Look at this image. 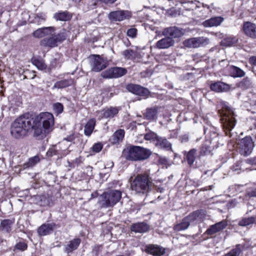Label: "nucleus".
Instances as JSON below:
<instances>
[{
  "instance_id": "1",
  "label": "nucleus",
  "mask_w": 256,
  "mask_h": 256,
  "mask_svg": "<svg viewBox=\"0 0 256 256\" xmlns=\"http://www.w3.org/2000/svg\"><path fill=\"white\" fill-rule=\"evenodd\" d=\"M32 116L25 114L18 118L12 124L10 133L16 138H20L26 136L28 131L34 129Z\"/></svg>"
},
{
  "instance_id": "2",
  "label": "nucleus",
  "mask_w": 256,
  "mask_h": 256,
  "mask_svg": "<svg viewBox=\"0 0 256 256\" xmlns=\"http://www.w3.org/2000/svg\"><path fill=\"white\" fill-rule=\"evenodd\" d=\"M32 122L34 134L36 136L49 133L54 129V117L50 112H40L34 118H32Z\"/></svg>"
},
{
  "instance_id": "3",
  "label": "nucleus",
  "mask_w": 256,
  "mask_h": 256,
  "mask_svg": "<svg viewBox=\"0 0 256 256\" xmlns=\"http://www.w3.org/2000/svg\"><path fill=\"white\" fill-rule=\"evenodd\" d=\"M218 111L220 115L222 124L226 135L230 134V131L235 126L236 120L232 110L224 101H220Z\"/></svg>"
},
{
  "instance_id": "4",
  "label": "nucleus",
  "mask_w": 256,
  "mask_h": 256,
  "mask_svg": "<svg viewBox=\"0 0 256 256\" xmlns=\"http://www.w3.org/2000/svg\"><path fill=\"white\" fill-rule=\"evenodd\" d=\"M132 190L139 194L145 195L150 190L152 182L147 174H138L131 183Z\"/></svg>"
},
{
  "instance_id": "5",
  "label": "nucleus",
  "mask_w": 256,
  "mask_h": 256,
  "mask_svg": "<svg viewBox=\"0 0 256 256\" xmlns=\"http://www.w3.org/2000/svg\"><path fill=\"white\" fill-rule=\"evenodd\" d=\"M124 153L127 160L135 161L147 159L151 154L148 149L134 146H128Z\"/></svg>"
},
{
  "instance_id": "6",
  "label": "nucleus",
  "mask_w": 256,
  "mask_h": 256,
  "mask_svg": "<svg viewBox=\"0 0 256 256\" xmlns=\"http://www.w3.org/2000/svg\"><path fill=\"white\" fill-rule=\"evenodd\" d=\"M122 198V192L118 190H112L100 196V204L102 208L112 207L118 203Z\"/></svg>"
},
{
  "instance_id": "7",
  "label": "nucleus",
  "mask_w": 256,
  "mask_h": 256,
  "mask_svg": "<svg viewBox=\"0 0 256 256\" xmlns=\"http://www.w3.org/2000/svg\"><path fill=\"white\" fill-rule=\"evenodd\" d=\"M126 73V68L116 66L106 70L101 74V76L105 78H116L122 76Z\"/></svg>"
},
{
  "instance_id": "8",
  "label": "nucleus",
  "mask_w": 256,
  "mask_h": 256,
  "mask_svg": "<svg viewBox=\"0 0 256 256\" xmlns=\"http://www.w3.org/2000/svg\"><path fill=\"white\" fill-rule=\"evenodd\" d=\"M240 152L241 154L247 156L250 155L253 150L254 144L250 136H246L238 143Z\"/></svg>"
},
{
  "instance_id": "9",
  "label": "nucleus",
  "mask_w": 256,
  "mask_h": 256,
  "mask_svg": "<svg viewBox=\"0 0 256 256\" xmlns=\"http://www.w3.org/2000/svg\"><path fill=\"white\" fill-rule=\"evenodd\" d=\"M209 43V39L207 38L202 36L193 38L185 40L184 44L188 48H196L207 45Z\"/></svg>"
},
{
  "instance_id": "10",
  "label": "nucleus",
  "mask_w": 256,
  "mask_h": 256,
  "mask_svg": "<svg viewBox=\"0 0 256 256\" xmlns=\"http://www.w3.org/2000/svg\"><path fill=\"white\" fill-rule=\"evenodd\" d=\"M120 110L117 106H110L104 108L102 110L98 111L97 116L99 119L112 118L116 116Z\"/></svg>"
},
{
  "instance_id": "11",
  "label": "nucleus",
  "mask_w": 256,
  "mask_h": 256,
  "mask_svg": "<svg viewBox=\"0 0 256 256\" xmlns=\"http://www.w3.org/2000/svg\"><path fill=\"white\" fill-rule=\"evenodd\" d=\"M91 66L92 70L100 72L106 67L108 61L99 55H94L92 58Z\"/></svg>"
},
{
  "instance_id": "12",
  "label": "nucleus",
  "mask_w": 256,
  "mask_h": 256,
  "mask_svg": "<svg viewBox=\"0 0 256 256\" xmlns=\"http://www.w3.org/2000/svg\"><path fill=\"white\" fill-rule=\"evenodd\" d=\"M131 13L128 10H119L110 12L108 16L109 20L114 22H120L129 19Z\"/></svg>"
},
{
  "instance_id": "13",
  "label": "nucleus",
  "mask_w": 256,
  "mask_h": 256,
  "mask_svg": "<svg viewBox=\"0 0 256 256\" xmlns=\"http://www.w3.org/2000/svg\"><path fill=\"white\" fill-rule=\"evenodd\" d=\"M126 89L130 92L142 96L144 98H146L150 94V92L147 88L137 84H129L126 86Z\"/></svg>"
},
{
  "instance_id": "14",
  "label": "nucleus",
  "mask_w": 256,
  "mask_h": 256,
  "mask_svg": "<svg viewBox=\"0 0 256 256\" xmlns=\"http://www.w3.org/2000/svg\"><path fill=\"white\" fill-rule=\"evenodd\" d=\"M163 36L173 38H177L182 36L184 32L182 29L176 26H171L166 28L162 31Z\"/></svg>"
},
{
  "instance_id": "15",
  "label": "nucleus",
  "mask_w": 256,
  "mask_h": 256,
  "mask_svg": "<svg viewBox=\"0 0 256 256\" xmlns=\"http://www.w3.org/2000/svg\"><path fill=\"white\" fill-rule=\"evenodd\" d=\"M205 216L204 212L200 210L191 213L188 216H186V218H188L187 220L189 221L190 224H194L201 222L204 218Z\"/></svg>"
},
{
  "instance_id": "16",
  "label": "nucleus",
  "mask_w": 256,
  "mask_h": 256,
  "mask_svg": "<svg viewBox=\"0 0 256 256\" xmlns=\"http://www.w3.org/2000/svg\"><path fill=\"white\" fill-rule=\"evenodd\" d=\"M55 30L56 28L53 26L43 27L34 31L32 36L36 38H42L52 34Z\"/></svg>"
},
{
  "instance_id": "17",
  "label": "nucleus",
  "mask_w": 256,
  "mask_h": 256,
  "mask_svg": "<svg viewBox=\"0 0 256 256\" xmlns=\"http://www.w3.org/2000/svg\"><path fill=\"white\" fill-rule=\"evenodd\" d=\"M243 30L246 35L252 38H256V25L250 22L243 24Z\"/></svg>"
},
{
  "instance_id": "18",
  "label": "nucleus",
  "mask_w": 256,
  "mask_h": 256,
  "mask_svg": "<svg viewBox=\"0 0 256 256\" xmlns=\"http://www.w3.org/2000/svg\"><path fill=\"white\" fill-rule=\"evenodd\" d=\"M226 220H223L211 226L206 231L208 235H212L224 230L227 226Z\"/></svg>"
},
{
  "instance_id": "19",
  "label": "nucleus",
  "mask_w": 256,
  "mask_h": 256,
  "mask_svg": "<svg viewBox=\"0 0 256 256\" xmlns=\"http://www.w3.org/2000/svg\"><path fill=\"white\" fill-rule=\"evenodd\" d=\"M146 251L154 256H160L165 253V249L164 248L155 244H150L146 246Z\"/></svg>"
},
{
  "instance_id": "20",
  "label": "nucleus",
  "mask_w": 256,
  "mask_h": 256,
  "mask_svg": "<svg viewBox=\"0 0 256 256\" xmlns=\"http://www.w3.org/2000/svg\"><path fill=\"white\" fill-rule=\"evenodd\" d=\"M224 20V18L222 16H214L202 22V26L205 28L218 26Z\"/></svg>"
},
{
  "instance_id": "21",
  "label": "nucleus",
  "mask_w": 256,
  "mask_h": 256,
  "mask_svg": "<svg viewBox=\"0 0 256 256\" xmlns=\"http://www.w3.org/2000/svg\"><path fill=\"white\" fill-rule=\"evenodd\" d=\"M212 90L216 92H224L228 90L230 86L228 84L222 82H217L212 83L210 86Z\"/></svg>"
},
{
  "instance_id": "22",
  "label": "nucleus",
  "mask_w": 256,
  "mask_h": 256,
  "mask_svg": "<svg viewBox=\"0 0 256 256\" xmlns=\"http://www.w3.org/2000/svg\"><path fill=\"white\" fill-rule=\"evenodd\" d=\"M174 44V40L170 37L166 36L158 42L156 44V46L160 49L168 48L172 46Z\"/></svg>"
},
{
  "instance_id": "23",
  "label": "nucleus",
  "mask_w": 256,
  "mask_h": 256,
  "mask_svg": "<svg viewBox=\"0 0 256 256\" xmlns=\"http://www.w3.org/2000/svg\"><path fill=\"white\" fill-rule=\"evenodd\" d=\"M54 223L44 224L38 228V232L40 236H46L52 233L55 227Z\"/></svg>"
},
{
  "instance_id": "24",
  "label": "nucleus",
  "mask_w": 256,
  "mask_h": 256,
  "mask_svg": "<svg viewBox=\"0 0 256 256\" xmlns=\"http://www.w3.org/2000/svg\"><path fill=\"white\" fill-rule=\"evenodd\" d=\"M229 74L234 78H240L244 76L245 72L240 68L234 66H229L226 67Z\"/></svg>"
},
{
  "instance_id": "25",
  "label": "nucleus",
  "mask_w": 256,
  "mask_h": 256,
  "mask_svg": "<svg viewBox=\"0 0 256 256\" xmlns=\"http://www.w3.org/2000/svg\"><path fill=\"white\" fill-rule=\"evenodd\" d=\"M80 243V238H74L65 245L64 251L68 254L72 252L78 248Z\"/></svg>"
},
{
  "instance_id": "26",
  "label": "nucleus",
  "mask_w": 256,
  "mask_h": 256,
  "mask_svg": "<svg viewBox=\"0 0 256 256\" xmlns=\"http://www.w3.org/2000/svg\"><path fill=\"white\" fill-rule=\"evenodd\" d=\"M56 146H58L60 147V149L58 150L60 153V158L66 156L70 152V150H69L70 144H68L66 140L62 141L56 144Z\"/></svg>"
},
{
  "instance_id": "27",
  "label": "nucleus",
  "mask_w": 256,
  "mask_h": 256,
  "mask_svg": "<svg viewBox=\"0 0 256 256\" xmlns=\"http://www.w3.org/2000/svg\"><path fill=\"white\" fill-rule=\"evenodd\" d=\"M148 226L144 222H138L133 224L131 226V230L135 232L143 233L148 231Z\"/></svg>"
},
{
  "instance_id": "28",
  "label": "nucleus",
  "mask_w": 256,
  "mask_h": 256,
  "mask_svg": "<svg viewBox=\"0 0 256 256\" xmlns=\"http://www.w3.org/2000/svg\"><path fill=\"white\" fill-rule=\"evenodd\" d=\"M40 45L44 47L54 48L58 46L56 38L54 36L50 37L44 38L40 42Z\"/></svg>"
},
{
  "instance_id": "29",
  "label": "nucleus",
  "mask_w": 256,
  "mask_h": 256,
  "mask_svg": "<svg viewBox=\"0 0 256 256\" xmlns=\"http://www.w3.org/2000/svg\"><path fill=\"white\" fill-rule=\"evenodd\" d=\"M74 82V80L72 78H70L68 79L62 80L60 81L56 82L52 89L54 88H64L66 87H68L71 85H72Z\"/></svg>"
},
{
  "instance_id": "30",
  "label": "nucleus",
  "mask_w": 256,
  "mask_h": 256,
  "mask_svg": "<svg viewBox=\"0 0 256 256\" xmlns=\"http://www.w3.org/2000/svg\"><path fill=\"white\" fill-rule=\"evenodd\" d=\"M124 131L123 130H116L110 138V142L112 144H118L124 138Z\"/></svg>"
},
{
  "instance_id": "31",
  "label": "nucleus",
  "mask_w": 256,
  "mask_h": 256,
  "mask_svg": "<svg viewBox=\"0 0 256 256\" xmlns=\"http://www.w3.org/2000/svg\"><path fill=\"white\" fill-rule=\"evenodd\" d=\"M158 112V108L154 107L147 108L144 114L145 118L149 120H154L156 118Z\"/></svg>"
},
{
  "instance_id": "32",
  "label": "nucleus",
  "mask_w": 256,
  "mask_h": 256,
  "mask_svg": "<svg viewBox=\"0 0 256 256\" xmlns=\"http://www.w3.org/2000/svg\"><path fill=\"white\" fill-rule=\"evenodd\" d=\"M238 38L234 36H228L224 38L221 42V44L225 46H231L237 43Z\"/></svg>"
},
{
  "instance_id": "33",
  "label": "nucleus",
  "mask_w": 256,
  "mask_h": 256,
  "mask_svg": "<svg viewBox=\"0 0 256 256\" xmlns=\"http://www.w3.org/2000/svg\"><path fill=\"white\" fill-rule=\"evenodd\" d=\"M96 124V120L94 118L90 120L84 126V133L90 136Z\"/></svg>"
},
{
  "instance_id": "34",
  "label": "nucleus",
  "mask_w": 256,
  "mask_h": 256,
  "mask_svg": "<svg viewBox=\"0 0 256 256\" xmlns=\"http://www.w3.org/2000/svg\"><path fill=\"white\" fill-rule=\"evenodd\" d=\"M156 146L160 148L169 150L171 148V144L166 138L162 137H158L156 140Z\"/></svg>"
},
{
  "instance_id": "35",
  "label": "nucleus",
  "mask_w": 256,
  "mask_h": 256,
  "mask_svg": "<svg viewBox=\"0 0 256 256\" xmlns=\"http://www.w3.org/2000/svg\"><path fill=\"white\" fill-rule=\"evenodd\" d=\"M54 17L56 20L67 21L70 19L72 16L68 12L65 11L56 13Z\"/></svg>"
},
{
  "instance_id": "36",
  "label": "nucleus",
  "mask_w": 256,
  "mask_h": 256,
  "mask_svg": "<svg viewBox=\"0 0 256 256\" xmlns=\"http://www.w3.org/2000/svg\"><path fill=\"white\" fill-rule=\"evenodd\" d=\"M14 222L10 220H4L1 222L0 230L4 232H9L11 230V228Z\"/></svg>"
},
{
  "instance_id": "37",
  "label": "nucleus",
  "mask_w": 256,
  "mask_h": 256,
  "mask_svg": "<svg viewBox=\"0 0 256 256\" xmlns=\"http://www.w3.org/2000/svg\"><path fill=\"white\" fill-rule=\"evenodd\" d=\"M212 138L210 140H206L204 144H203L200 150V154L201 156L208 154L210 153L211 148L212 146H210L212 144Z\"/></svg>"
},
{
  "instance_id": "38",
  "label": "nucleus",
  "mask_w": 256,
  "mask_h": 256,
  "mask_svg": "<svg viewBox=\"0 0 256 256\" xmlns=\"http://www.w3.org/2000/svg\"><path fill=\"white\" fill-rule=\"evenodd\" d=\"M256 220L254 216L244 218L238 221V224L242 226H247L255 223Z\"/></svg>"
},
{
  "instance_id": "39",
  "label": "nucleus",
  "mask_w": 256,
  "mask_h": 256,
  "mask_svg": "<svg viewBox=\"0 0 256 256\" xmlns=\"http://www.w3.org/2000/svg\"><path fill=\"white\" fill-rule=\"evenodd\" d=\"M187 219L186 217L183 218L181 222L174 226V230L176 231H181L187 229L190 225V222Z\"/></svg>"
},
{
  "instance_id": "40",
  "label": "nucleus",
  "mask_w": 256,
  "mask_h": 256,
  "mask_svg": "<svg viewBox=\"0 0 256 256\" xmlns=\"http://www.w3.org/2000/svg\"><path fill=\"white\" fill-rule=\"evenodd\" d=\"M70 35V32L66 30H62L56 35L54 36L56 38V42L58 43L62 42L64 40Z\"/></svg>"
},
{
  "instance_id": "41",
  "label": "nucleus",
  "mask_w": 256,
  "mask_h": 256,
  "mask_svg": "<svg viewBox=\"0 0 256 256\" xmlns=\"http://www.w3.org/2000/svg\"><path fill=\"white\" fill-rule=\"evenodd\" d=\"M196 158V150L193 148L190 150L187 154L186 160L188 164L190 166L192 165Z\"/></svg>"
},
{
  "instance_id": "42",
  "label": "nucleus",
  "mask_w": 256,
  "mask_h": 256,
  "mask_svg": "<svg viewBox=\"0 0 256 256\" xmlns=\"http://www.w3.org/2000/svg\"><path fill=\"white\" fill-rule=\"evenodd\" d=\"M59 149L60 147L58 146H56V144L52 146L46 152L47 156L50 158L54 156H57L58 158H60V153L58 150Z\"/></svg>"
},
{
  "instance_id": "43",
  "label": "nucleus",
  "mask_w": 256,
  "mask_h": 256,
  "mask_svg": "<svg viewBox=\"0 0 256 256\" xmlns=\"http://www.w3.org/2000/svg\"><path fill=\"white\" fill-rule=\"evenodd\" d=\"M40 160V158L39 156H35L30 158H29L28 162L24 164V168H26L30 167H32L38 163Z\"/></svg>"
},
{
  "instance_id": "44",
  "label": "nucleus",
  "mask_w": 256,
  "mask_h": 256,
  "mask_svg": "<svg viewBox=\"0 0 256 256\" xmlns=\"http://www.w3.org/2000/svg\"><path fill=\"white\" fill-rule=\"evenodd\" d=\"M32 63L36 66L37 68L40 70L46 68V65L43 60L38 58H33L32 59Z\"/></svg>"
},
{
  "instance_id": "45",
  "label": "nucleus",
  "mask_w": 256,
  "mask_h": 256,
  "mask_svg": "<svg viewBox=\"0 0 256 256\" xmlns=\"http://www.w3.org/2000/svg\"><path fill=\"white\" fill-rule=\"evenodd\" d=\"M53 110L57 115L61 114L64 110V106L60 102H56L52 105Z\"/></svg>"
},
{
  "instance_id": "46",
  "label": "nucleus",
  "mask_w": 256,
  "mask_h": 256,
  "mask_svg": "<svg viewBox=\"0 0 256 256\" xmlns=\"http://www.w3.org/2000/svg\"><path fill=\"white\" fill-rule=\"evenodd\" d=\"M122 54L125 58L132 60L135 56V52L130 49L126 50L123 51Z\"/></svg>"
},
{
  "instance_id": "47",
  "label": "nucleus",
  "mask_w": 256,
  "mask_h": 256,
  "mask_svg": "<svg viewBox=\"0 0 256 256\" xmlns=\"http://www.w3.org/2000/svg\"><path fill=\"white\" fill-rule=\"evenodd\" d=\"M241 252L239 246H236V248L232 250L229 252L224 256H239Z\"/></svg>"
},
{
  "instance_id": "48",
  "label": "nucleus",
  "mask_w": 256,
  "mask_h": 256,
  "mask_svg": "<svg viewBox=\"0 0 256 256\" xmlns=\"http://www.w3.org/2000/svg\"><path fill=\"white\" fill-rule=\"evenodd\" d=\"M46 18V16L44 14L39 13L34 18V20L38 24H40L42 22H44Z\"/></svg>"
},
{
  "instance_id": "49",
  "label": "nucleus",
  "mask_w": 256,
  "mask_h": 256,
  "mask_svg": "<svg viewBox=\"0 0 256 256\" xmlns=\"http://www.w3.org/2000/svg\"><path fill=\"white\" fill-rule=\"evenodd\" d=\"M158 138L157 134L152 132H150L144 135V138L148 140H156Z\"/></svg>"
},
{
  "instance_id": "50",
  "label": "nucleus",
  "mask_w": 256,
  "mask_h": 256,
  "mask_svg": "<svg viewBox=\"0 0 256 256\" xmlns=\"http://www.w3.org/2000/svg\"><path fill=\"white\" fill-rule=\"evenodd\" d=\"M102 148V144L100 143L95 144L92 148V150L94 152H99Z\"/></svg>"
},
{
  "instance_id": "51",
  "label": "nucleus",
  "mask_w": 256,
  "mask_h": 256,
  "mask_svg": "<svg viewBox=\"0 0 256 256\" xmlns=\"http://www.w3.org/2000/svg\"><path fill=\"white\" fill-rule=\"evenodd\" d=\"M137 34V30L135 28H131L128 30L127 35L129 37L134 38L136 36Z\"/></svg>"
},
{
  "instance_id": "52",
  "label": "nucleus",
  "mask_w": 256,
  "mask_h": 256,
  "mask_svg": "<svg viewBox=\"0 0 256 256\" xmlns=\"http://www.w3.org/2000/svg\"><path fill=\"white\" fill-rule=\"evenodd\" d=\"M16 248L20 250H24L27 248V244L24 242H19L16 245Z\"/></svg>"
},
{
  "instance_id": "53",
  "label": "nucleus",
  "mask_w": 256,
  "mask_h": 256,
  "mask_svg": "<svg viewBox=\"0 0 256 256\" xmlns=\"http://www.w3.org/2000/svg\"><path fill=\"white\" fill-rule=\"evenodd\" d=\"M246 194L250 197H256V188H250L247 190Z\"/></svg>"
},
{
  "instance_id": "54",
  "label": "nucleus",
  "mask_w": 256,
  "mask_h": 256,
  "mask_svg": "<svg viewBox=\"0 0 256 256\" xmlns=\"http://www.w3.org/2000/svg\"><path fill=\"white\" fill-rule=\"evenodd\" d=\"M241 162H238L234 165L232 170V171L236 172L238 174L240 173L241 168Z\"/></svg>"
},
{
  "instance_id": "55",
  "label": "nucleus",
  "mask_w": 256,
  "mask_h": 256,
  "mask_svg": "<svg viewBox=\"0 0 256 256\" xmlns=\"http://www.w3.org/2000/svg\"><path fill=\"white\" fill-rule=\"evenodd\" d=\"M83 159L82 158L81 156H80L78 158H76L74 160V164L78 166L80 164H81L82 162Z\"/></svg>"
},
{
  "instance_id": "56",
  "label": "nucleus",
  "mask_w": 256,
  "mask_h": 256,
  "mask_svg": "<svg viewBox=\"0 0 256 256\" xmlns=\"http://www.w3.org/2000/svg\"><path fill=\"white\" fill-rule=\"evenodd\" d=\"M182 142H186L188 140V137L187 135L182 136L180 138Z\"/></svg>"
},
{
  "instance_id": "57",
  "label": "nucleus",
  "mask_w": 256,
  "mask_h": 256,
  "mask_svg": "<svg viewBox=\"0 0 256 256\" xmlns=\"http://www.w3.org/2000/svg\"><path fill=\"white\" fill-rule=\"evenodd\" d=\"M100 2H104L106 4H114L116 0H99Z\"/></svg>"
},
{
  "instance_id": "58",
  "label": "nucleus",
  "mask_w": 256,
  "mask_h": 256,
  "mask_svg": "<svg viewBox=\"0 0 256 256\" xmlns=\"http://www.w3.org/2000/svg\"><path fill=\"white\" fill-rule=\"evenodd\" d=\"M246 162L248 164H255L256 160H255L252 159V158H248L246 160Z\"/></svg>"
},
{
  "instance_id": "59",
  "label": "nucleus",
  "mask_w": 256,
  "mask_h": 256,
  "mask_svg": "<svg viewBox=\"0 0 256 256\" xmlns=\"http://www.w3.org/2000/svg\"><path fill=\"white\" fill-rule=\"evenodd\" d=\"M74 139L73 136H70L69 137L64 138L63 140H66L68 144H70V142H72Z\"/></svg>"
},
{
  "instance_id": "60",
  "label": "nucleus",
  "mask_w": 256,
  "mask_h": 256,
  "mask_svg": "<svg viewBox=\"0 0 256 256\" xmlns=\"http://www.w3.org/2000/svg\"><path fill=\"white\" fill-rule=\"evenodd\" d=\"M250 61L253 64L256 66V56L250 58Z\"/></svg>"
},
{
  "instance_id": "61",
  "label": "nucleus",
  "mask_w": 256,
  "mask_h": 256,
  "mask_svg": "<svg viewBox=\"0 0 256 256\" xmlns=\"http://www.w3.org/2000/svg\"><path fill=\"white\" fill-rule=\"evenodd\" d=\"M4 110L3 107L0 106V119L3 117L2 111Z\"/></svg>"
},
{
  "instance_id": "62",
  "label": "nucleus",
  "mask_w": 256,
  "mask_h": 256,
  "mask_svg": "<svg viewBox=\"0 0 256 256\" xmlns=\"http://www.w3.org/2000/svg\"><path fill=\"white\" fill-rule=\"evenodd\" d=\"M68 166L70 168H74V164H72L71 162H68Z\"/></svg>"
},
{
  "instance_id": "63",
  "label": "nucleus",
  "mask_w": 256,
  "mask_h": 256,
  "mask_svg": "<svg viewBox=\"0 0 256 256\" xmlns=\"http://www.w3.org/2000/svg\"><path fill=\"white\" fill-rule=\"evenodd\" d=\"M108 94V92H107V91H104V92H103L102 93V96L103 98H104L106 94Z\"/></svg>"
},
{
  "instance_id": "64",
  "label": "nucleus",
  "mask_w": 256,
  "mask_h": 256,
  "mask_svg": "<svg viewBox=\"0 0 256 256\" xmlns=\"http://www.w3.org/2000/svg\"><path fill=\"white\" fill-rule=\"evenodd\" d=\"M214 138H215L216 140L218 138V134L216 133H214Z\"/></svg>"
}]
</instances>
